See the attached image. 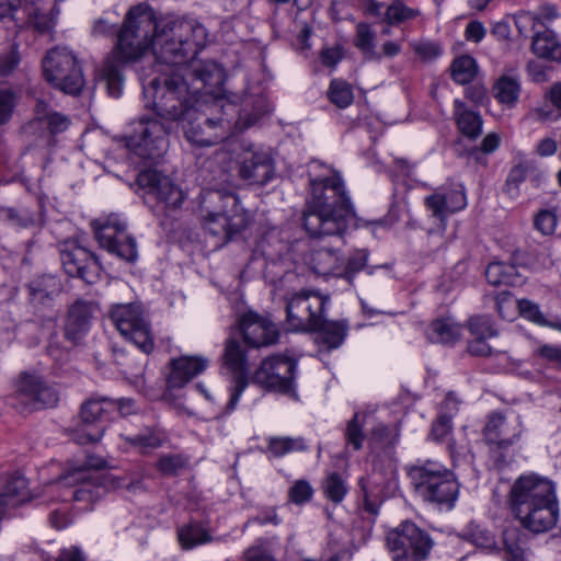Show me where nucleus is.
Listing matches in <instances>:
<instances>
[{"label":"nucleus","mask_w":561,"mask_h":561,"mask_svg":"<svg viewBox=\"0 0 561 561\" xmlns=\"http://www.w3.org/2000/svg\"><path fill=\"white\" fill-rule=\"evenodd\" d=\"M208 32L195 19L167 15L160 18L157 34L150 47L157 61V71H175L196 77L204 85H222L224 69L213 60H198L196 54L206 45Z\"/></svg>","instance_id":"1"},{"label":"nucleus","mask_w":561,"mask_h":561,"mask_svg":"<svg viewBox=\"0 0 561 561\" xmlns=\"http://www.w3.org/2000/svg\"><path fill=\"white\" fill-rule=\"evenodd\" d=\"M310 196L302 222L312 237L341 236L355 216L341 174L332 167L313 160L309 164Z\"/></svg>","instance_id":"2"},{"label":"nucleus","mask_w":561,"mask_h":561,"mask_svg":"<svg viewBox=\"0 0 561 561\" xmlns=\"http://www.w3.org/2000/svg\"><path fill=\"white\" fill-rule=\"evenodd\" d=\"M221 85H204L192 73L186 76L175 71L159 70V75L148 82L142 81L146 107H152L154 114L165 123L185 122L192 118L195 110L214 94Z\"/></svg>","instance_id":"3"},{"label":"nucleus","mask_w":561,"mask_h":561,"mask_svg":"<svg viewBox=\"0 0 561 561\" xmlns=\"http://www.w3.org/2000/svg\"><path fill=\"white\" fill-rule=\"evenodd\" d=\"M159 23L153 9L145 2L131 7L126 13L115 49L98 72L112 98H119L123 92V65L140 58L150 48Z\"/></svg>","instance_id":"4"},{"label":"nucleus","mask_w":561,"mask_h":561,"mask_svg":"<svg viewBox=\"0 0 561 561\" xmlns=\"http://www.w3.org/2000/svg\"><path fill=\"white\" fill-rule=\"evenodd\" d=\"M510 505L520 525L534 534L551 530L559 519L554 484L535 473L515 480L510 492Z\"/></svg>","instance_id":"5"},{"label":"nucleus","mask_w":561,"mask_h":561,"mask_svg":"<svg viewBox=\"0 0 561 561\" xmlns=\"http://www.w3.org/2000/svg\"><path fill=\"white\" fill-rule=\"evenodd\" d=\"M238 106L219 93L214 94L195 110L192 118H186L183 124L184 138L196 148H208L227 139L234 128H244L254 124L259 115H254L242 124L236 118Z\"/></svg>","instance_id":"6"},{"label":"nucleus","mask_w":561,"mask_h":561,"mask_svg":"<svg viewBox=\"0 0 561 561\" xmlns=\"http://www.w3.org/2000/svg\"><path fill=\"white\" fill-rule=\"evenodd\" d=\"M415 493L424 501L450 510L454 507L459 484L454 473L434 460L417 461L408 469Z\"/></svg>","instance_id":"7"},{"label":"nucleus","mask_w":561,"mask_h":561,"mask_svg":"<svg viewBox=\"0 0 561 561\" xmlns=\"http://www.w3.org/2000/svg\"><path fill=\"white\" fill-rule=\"evenodd\" d=\"M101 467V462H89L67 471L55 483L57 489L66 488L61 494L62 501L73 500L82 503L88 510L110 490L122 488L119 479L111 473L100 472L92 468Z\"/></svg>","instance_id":"8"},{"label":"nucleus","mask_w":561,"mask_h":561,"mask_svg":"<svg viewBox=\"0 0 561 561\" xmlns=\"http://www.w3.org/2000/svg\"><path fill=\"white\" fill-rule=\"evenodd\" d=\"M434 545L432 536L409 519L386 534V548L392 561H426Z\"/></svg>","instance_id":"9"},{"label":"nucleus","mask_w":561,"mask_h":561,"mask_svg":"<svg viewBox=\"0 0 561 561\" xmlns=\"http://www.w3.org/2000/svg\"><path fill=\"white\" fill-rule=\"evenodd\" d=\"M126 147L144 160L162 157L169 148V126L157 118L141 116L133 123L131 131L125 137Z\"/></svg>","instance_id":"10"},{"label":"nucleus","mask_w":561,"mask_h":561,"mask_svg":"<svg viewBox=\"0 0 561 561\" xmlns=\"http://www.w3.org/2000/svg\"><path fill=\"white\" fill-rule=\"evenodd\" d=\"M209 203H221L222 206L210 210L204 216L205 229L213 236L224 240L230 239L248 226V217L240 208L239 199L234 194L209 192L206 196Z\"/></svg>","instance_id":"11"},{"label":"nucleus","mask_w":561,"mask_h":561,"mask_svg":"<svg viewBox=\"0 0 561 561\" xmlns=\"http://www.w3.org/2000/svg\"><path fill=\"white\" fill-rule=\"evenodd\" d=\"M328 298L317 291L301 290L291 294L286 304V329L291 332L316 330L324 317Z\"/></svg>","instance_id":"12"},{"label":"nucleus","mask_w":561,"mask_h":561,"mask_svg":"<svg viewBox=\"0 0 561 561\" xmlns=\"http://www.w3.org/2000/svg\"><path fill=\"white\" fill-rule=\"evenodd\" d=\"M111 320L121 335L145 354L154 348L153 335L148 318L137 304H118L110 312Z\"/></svg>","instance_id":"13"},{"label":"nucleus","mask_w":561,"mask_h":561,"mask_svg":"<svg viewBox=\"0 0 561 561\" xmlns=\"http://www.w3.org/2000/svg\"><path fill=\"white\" fill-rule=\"evenodd\" d=\"M45 79L69 94H78L84 84L81 68L76 56L66 47L49 50L43 60Z\"/></svg>","instance_id":"14"},{"label":"nucleus","mask_w":561,"mask_h":561,"mask_svg":"<svg viewBox=\"0 0 561 561\" xmlns=\"http://www.w3.org/2000/svg\"><path fill=\"white\" fill-rule=\"evenodd\" d=\"M116 412L124 413V402L117 405L107 398L85 401L81 407L80 423L73 431V439L80 445L99 442L105 431L103 423Z\"/></svg>","instance_id":"15"},{"label":"nucleus","mask_w":561,"mask_h":561,"mask_svg":"<svg viewBox=\"0 0 561 561\" xmlns=\"http://www.w3.org/2000/svg\"><path fill=\"white\" fill-rule=\"evenodd\" d=\"M100 245L118 257L133 262L137 259L136 241L126 233V222L112 214L91 222Z\"/></svg>","instance_id":"16"},{"label":"nucleus","mask_w":561,"mask_h":561,"mask_svg":"<svg viewBox=\"0 0 561 561\" xmlns=\"http://www.w3.org/2000/svg\"><path fill=\"white\" fill-rule=\"evenodd\" d=\"M297 363L282 354L272 355L262 360L255 370L253 381L266 390L290 393L294 391V380Z\"/></svg>","instance_id":"17"},{"label":"nucleus","mask_w":561,"mask_h":561,"mask_svg":"<svg viewBox=\"0 0 561 561\" xmlns=\"http://www.w3.org/2000/svg\"><path fill=\"white\" fill-rule=\"evenodd\" d=\"M137 183L145 195L157 201L156 211L168 216L184 201L183 191L168 176L157 170H146L138 174Z\"/></svg>","instance_id":"18"},{"label":"nucleus","mask_w":561,"mask_h":561,"mask_svg":"<svg viewBox=\"0 0 561 561\" xmlns=\"http://www.w3.org/2000/svg\"><path fill=\"white\" fill-rule=\"evenodd\" d=\"M524 427L518 415L492 412L486 416L482 434L492 451L506 453L520 439Z\"/></svg>","instance_id":"19"},{"label":"nucleus","mask_w":561,"mask_h":561,"mask_svg":"<svg viewBox=\"0 0 561 561\" xmlns=\"http://www.w3.org/2000/svg\"><path fill=\"white\" fill-rule=\"evenodd\" d=\"M239 175L252 185L267 184L275 175L272 157L253 145H243L239 153Z\"/></svg>","instance_id":"20"},{"label":"nucleus","mask_w":561,"mask_h":561,"mask_svg":"<svg viewBox=\"0 0 561 561\" xmlns=\"http://www.w3.org/2000/svg\"><path fill=\"white\" fill-rule=\"evenodd\" d=\"M15 397L25 408L42 409L54 407L58 397L54 389L47 386L39 376L22 374L15 382Z\"/></svg>","instance_id":"21"},{"label":"nucleus","mask_w":561,"mask_h":561,"mask_svg":"<svg viewBox=\"0 0 561 561\" xmlns=\"http://www.w3.org/2000/svg\"><path fill=\"white\" fill-rule=\"evenodd\" d=\"M224 367L233 375V385L228 402V409L232 411L248 386V359L245 351L242 345L233 339L228 340L226 343Z\"/></svg>","instance_id":"22"},{"label":"nucleus","mask_w":561,"mask_h":561,"mask_svg":"<svg viewBox=\"0 0 561 561\" xmlns=\"http://www.w3.org/2000/svg\"><path fill=\"white\" fill-rule=\"evenodd\" d=\"M364 494L365 511L377 515L381 503L397 489V479L393 470L382 473L374 470L359 481Z\"/></svg>","instance_id":"23"},{"label":"nucleus","mask_w":561,"mask_h":561,"mask_svg":"<svg viewBox=\"0 0 561 561\" xmlns=\"http://www.w3.org/2000/svg\"><path fill=\"white\" fill-rule=\"evenodd\" d=\"M62 266L71 277H79L87 283H93L100 267L96 257L87 249L76 243H66L60 253Z\"/></svg>","instance_id":"24"},{"label":"nucleus","mask_w":561,"mask_h":561,"mask_svg":"<svg viewBox=\"0 0 561 561\" xmlns=\"http://www.w3.org/2000/svg\"><path fill=\"white\" fill-rule=\"evenodd\" d=\"M240 330L244 342L253 347L274 344L279 335L271 320L255 312H247L240 318Z\"/></svg>","instance_id":"25"},{"label":"nucleus","mask_w":561,"mask_h":561,"mask_svg":"<svg viewBox=\"0 0 561 561\" xmlns=\"http://www.w3.org/2000/svg\"><path fill=\"white\" fill-rule=\"evenodd\" d=\"M425 205L433 216L443 220L449 214L467 206V198L461 185L437 188L425 198Z\"/></svg>","instance_id":"26"},{"label":"nucleus","mask_w":561,"mask_h":561,"mask_svg":"<svg viewBox=\"0 0 561 561\" xmlns=\"http://www.w3.org/2000/svg\"><path fill=\"white\" fill-rule=\"evenodd\" d=\"M93 305L85 301L75 302L67 314L65 322V337L72 344H78L89 332Z\"/></svg>","instance_id":"27"},{"label":"nucleus","mask_w":561,"mask_h":561,"mask_svg":"<svg viewBox=\"0 0 561 561\" xmlns=\"http://www.w3.org/2000/svg\"><path fill=\"white\" fill-rule=\"evenodd\" d=\"M209 360L203 356H182L172 360V370L168 378L171 388H181L195 376L202 374Z\"/></svg>","instance_id":"28"},{"label":"nucleus","mask_w":561,"mask_h":561,"mask_svg":"<svg viewBox=\"0 0 561 561\" xmlns=\"http://www.w3.org/2000/svg\"><path fill=\"white\" fill-rule=\"evenodd\" d=\"M560 16L558 8L553 4H543L537 12L518 11L515 14V24L520 34H527L530 31H541L540 27H548Z\"/></svg>","instance_id":"29"},{"label":"nucleus","mask_w":561,"mask_h":561,"mask_svg":"<svg viewBox=\"0 0 561 561\" xmlns=\"http://www.w3.org/2000/svg\"><path fill=\"white\" fill-rule=\"evenodd\" d=\"M308 264L314 273L324 277H340L343 270L342 256L328 248L313 249L309 254Z\"/></svg>","instance_id":"30"},{"label":"nucleus","mask_w":561,"mask_h":561,"mask_svg":"<svg viewBox=\"0 0 561 561\" xmlns=\"http://www.w3.org/2000/svg\"><path fill=\"white\" fill-rule=\"evenodd\" d=\"M314 331L318 332L317 343L320 348L330 351L343 344L348 325L345 321H327L323 317L321 324Z\"/></svg>","instance_id":"31"},{"label":"nucleus","mask_w":561,"mask_h":561,"mask_svg":"<svg viewBox=\"0 0 561 561\" xmlns=\"http://www.w3.org/2000/svg\"><path fill=\"white\" fill-rule=\"evenodd\" d=\"M531 49L540 58L548 60H561V43L551 30L534 31Z\"/></svg>","instance_id":"32"},{"label":"nucleus","mask_w":561,"mask_h":561,"mask_svg":"<svg viewBox=\"0 0 561 561\" xmlns=\"http://www.w3.org/2000/svg\"><path fill=\"white\" fill-rule=\"evenodd\" d=\"M454 114L460 133L468 138H477L482 131L481 116L466 107L460 100L454 101Z\"/></svg>","instance_id":"33"},{"label":"nucleus","mask_w":561,"mask_h":561,"mask_svg":"<svg viewBox=\"0 0 561 561\" xmlns=\"http://www.w3.org/2000/svg\"><path fill=\"white\" fill-rule=\"evenodd\" d=\"M21 4L22 0H0V20L11 18L12 20L20 22L21 25L30 24L39 32H44L49 28L48 19L38 12H28L27 21H23V18L16 16Z\"/></svg>","instance_id":"34"},{"label":"nucleus","mask_w":561,"mask_h":561,"mask_svg":"<svg viewBox=\"0 0 561 561\" xmlns=\"http://www.w3.org/2000/svg\"><path fill=\"white\" fill-rule=\"evenodd\" d=\"M462 328L453 319L444 318L433 321L427 330L431 341L436 343L453 344L461 336Z\"/></svg>","instance_id":"35"},{"label":"nucleus","mask_w":561,"mask_h":561,"mask_svg":"<svg viewBox=\"0 0 561 561\" xmlns=\"http://www.w3.org/2000/svg\"><path fill=\"white\" fill-rule=\"evenodd\" d=\"M178 540L183 549L191 550L210 542L213 537L204 525L192 522L178 528Z\"/></svg>","instance_id":"36"},{"label":"nucleus","mask_w":561,"mask_h":561,"mask_svg":"<svg viewBox=\"0 0 561 561\" xmlns=\"http://www.w3.org/2000/svg\"><path fill=\"white\" fill-rule=\"evenodd\" d=\"M494 98L503 105L513 106L516 104L519 93V80L512 76H502L493 84Z\"/></svg>","instance_id":"37"},{"label":"nucleus","mask_w":561,"mask_h":561,"mask_svg":"<svg viewBox=\"0 0 561 561\" xmlns=\"http://www.w3.org/2000/svg\"><path fill=\"white\" fill-rule=\"evenodd\" d=\"M28 500L27 481L24 477H14L8 481L0 494V506L15 507Z\"/></svg>","instance_id":"38"},{"label":"nucleus","mask_w":561,"mask_h":561,"mask_svg":"<svg viewBox=\"0 0 561 561\" xmlns=\"http://www.w3.org/2000/svg\"><path fill=\"white\" fill-rule=\"evenodd\" d=\"M280 541L277 537L261 538L244 553L245 561H277Z\"/></svg>","instance_id":"39"},{"label":"nucleus","mask_w":561,"mask_h":561,"mask_svg":"<svg viewBox=\"0 0 561 561\" xmlns=\"http://www.w3.org/2000/svg\"><path fill=\"white\" fill-rule=\"evenodd\" d=\"M61 291V283L54 275H44L34 279L30 285L33 301L44 304Z\"/></svg>","instance_id":"40"},{"label":"nucleus","mask_w":561,"mask_h":561,"mask_svg":"<svg viewBox=\"0 0 561 561\" xmlns=\"http://www.w3.org/2000/svg\"><path fill=\"white\" fill-rule=\"evenodd\" d=\"M485 278L489 284L494 286L516 285L518 283L516 267L503 262H493L489 264L485 270Z\"/></svg>","instance_id":"41"},{"label":"nucleus","mask_w":561,"mask_h":561,"mask_svg":"<svg viewBox=\"0 0 561 561\" xmlns=\"http://www.w3.org/2000/svg\"><path fill=\"white\" fill-rule=\"evenodd\" d=\"M122 437L129 443L133 448L140 451L158 448L165 440L163 432L150 427H146L137 435H122Z\"/></svg>","instance_id":"42"},{"label":"nucleus","mask_w":561,"mask_h":561,"mask_svg":"<svg viewBox=\"0 0 561 561\" xmlns=\"http://www.w3.org/2000/svg\"><path fill=\"white\" fill-rule=\"evenodd\" d=\"M307 444L302 437H270L267 439V449L274 457H283L289 453L304 451Z\"/></svg>","instance_id":"43"},{"label":"nucleus","mask_w":561,"mask_h":561,"mask_svg":"<svg viewBox=\"0 0 561 561\" xmlns=\"http://www.w3.org/2000/svg\"><path fill=\"white\" fill-rule=\"evenodd\" d=\"M355 46L369 60H379L380 54L375 50V33L367 23H358L356 26Z\"/></svg>","instance_id":"44"},{"label":"nucleus","mask_w":561,"mask_h":561,"mask_svg":"<svg viewBox=\"0 0 561 561\" xmlns=\"http://www.w3.org/2000/svg\"><path fill=\"white\" fill-rule=\"evenodd\" d=\"M525 535L516 527L506 528L503 533V545L507 561L525 557Z\"/></svg>","instance_id":"45"},{"label":"nucleus","mask_w":561,"mask_h":561,"mask_svg":"<svg viewBox=\"0 0 561 561\" xmlns=\"http://www.w3.org/2000/svg\"><path fill=\"white\" fill-rule=\"evenodd\" d=\"M36 118L46 122L53 134L65 131L69 126V119L65 115L57 112L48 111L46 102L38 100L35 106Z\"/></svg>","instance_id":"46"},{"label":"nucleus","mask_w":561,"mask_h":561,"mask_svg":"<svg viewBox=\"0 0 561 561\" xmlns=\"http://www.w3.org/2000/svg\"><path fill=\"white\" fill-rule=\"evenodd\" d=\"M517 309L520 316L526 320L531 321L541 327H550L561 331V323L548 321L545 314L540 311V308L537 304L528 299H520L517 300Z\"/></svg>","instance_id":"47"},{"label":"nucleus","mask_w":561,"mask_h":561,"mask_svg":"<svg viewBox=\"0 0 561 561\" xmlns=\"http://www.w3.org/2000/svg\"><path fill=\"white\" fill-rule=\"evenodd\" d=\"M463 537L479 548L488 551L496 550L494 536L478 524L470 523L463 529Z\"/></svg>","instance_id":"48"},{"label":"nucleus","mask_w":561,"mask_h":561,"mask_svg":"<svg viewBox=\"0 0 561 561\" xmlns=\"http://www.w3.org/2000/svg\"><path fill=\"white\" fill-rule=\"evenodd\" d=\"M451 69L453 79L457 83L467 84L476 77L478 67L474 58L463 55L455 59Z\"/></svg>","instance_id":"49"},{"label":"nucleus","mask_w":561,"mask_h":561,"mask_svg":"<svg viewBox=\"0 0 561 561\" xmlns=\"http://www.w3.org/2000/svg\"><path fill=\"white\" fill-rule=\"evenodd\" d=\"M385 15L389 24H400L416 19L421 15V11L408 7L402 1L396 0L387 8Z\"/></svg>","instance_id":"50"},{"label":"nucleus","mask_w":561,"mask_h":561,"mask_svg":"<svg viewBox=\"0 0 561 561\" xmlns=\"http://www.w3.org/2000/svg\"><path fill=\"white\" fill-rule=\"evenodd\" d=\"M322 489L325 497L333 503L342 502L347 493L345 480L336 472L325 477Z\"/></svg>","instance_id":"51"},{"label":"nucleus","mask_w":561,"mask_h":561,"mask_svg":"<svg viewBox=\"0 0 561 561\" xmlns=\"http://www.w3.org/2000/svg\"><path fill=\"white\" fill-rule=\"evenodd\" d=\"M330 101L340 108L352 104L354 95L352 87L343 80H332L328 91Z\"/></svg>","instance_id":"52"},{"label":"nucleus","mask_w":561,"mask_h":561,"mask_svg":"<svg viewBox=\"0 0 561 561\" xmlns=\"http://www.w3.org/2000/svg\"><path fill=\"white\" fill-rule=\"evenodd\" d=\"M367 260L368 252L366 250L354 251L346 262L343 261L340 278H344L348 284H352L355 275L366 266Z\"/></svg>","instance_id":"53"},{"label":"nucleus","mask_w":561,"mask_h":561,"mask_svg":"<svg viewBox=\"0 0 561 561\" xmlns=\"http://www.w3.org/2000/svg\"><path fill=\"white\" fill-rule=\"evenodd\" d=\"M371 437L376 443L385 447L393 446L399 440L400 427L398 424L386 425L379 423L374 427Z\"/></svg>","instance_id":"54"},{"label":"nucleus","mask_w":561,"mask_h":561,"mask_svg":"<svg viewBox=\"0 0 561 561\" xmlns=\"http://www.w3.org/2000/svg\"><path fill=\"white\" fill-rule=\"evenodd\" d=\"M468 327L470 333L477 337H493L496 335V331L488 317H472L469 320Z\"/></svg>","instance_id":"55"},{"label":"nucleus","mask_w":561,"mask_h":561,"mask_svg":"<svg viewBox=\"0 0 561 561\" xmlns=\"http://www.w3.org/2000/svg\"><path fill=\"white\" fill-rule=\"evenodd\" d=\"M345 437L348 445H352L355 450H358L363 446L364 434L363 424L359 421V414L355 413L353 419L347 423L345 430Z\"/></svg>","instance_id":"56"},{"label":"nucleus","mask_w":561,"mask_h":561,"mask_svg":"<svg viewBox=\"0 0 561 561\" xmlns=\"http://www.w3.org/2000/svg\"><path fill=\"white\" fill-rule=\"evenodd\" d=\"M15 107V94L11 89L0 88V125L7 124Z\"/></svg>","instance_id":"57"},{"label":"nucleus","mask_w":561,"mask_h":561,"mask_svg":"<svg viewBox=\"0 0 561 561\" xmlns=\"http://www.w3.org/2000/svg\"><path fill=\"white\" fill-rule=\"evenodd\" d=\"M528 162H520L510 171V174L506 180V190L511 194H515L518 192V187L520 183H523L527 176L529 171Z\"/></svg>","instance_id":"58"},{"label":"nucleus","mask_w":561,"mask_h":561,"mask_svg":"<svg viewBox=\"0 0 561 561\" xmlns=\"http://www.w3.org/2000/svg\"><path fill=\"white\" fill-rule=\"evenodd\" d=\"M451 430V415L440 414L432 425L431 437L436 442H445L450 435Z\"/></svg>","instance_id":"59"},{"label":"nucleus","mask_w":561,"mask_h":561,"mask_svg":"<svg viewBox=\"0 0 561 561\" xmlns=\"http://www.w3.org/2000/svg\"><path fill=\"white\" fill-rule=\"evenodd\" d=\"M496 309L503 319L511 320L515 317L517 300L508 293H502L496 297Z\"/></svg>","instance_id":"60"},{"label":"nucleus","mask_w":561,"mask_h":561,"mask_svg":"<svg viewBox=\"0 0 561 561\" xmlns=\"http://www.w3.org/2000/svg\"><path fill=\"white\" fill-rule=\"evenodd\" d=\"M535 227L542 234H552L557 227V217L552 211L542 210L535 218Z\"/></svg>","instance_id":"61"},{"label":"nucleus","mask_w":561,"mask_h":561,"mask_svg":"<svg viewBox=\"0 0 561 561\" xmlns=\"http://www.w3.org/2000/svg\"><path fill=\"white\" fill-rule=\"evenodd\" d=\"M313 489L304 480L297 481L289 490V497L296 504H301L310 500Z\"/></svg>","instance_id":"62"},{"label":"nucleus","mask_w":561,"mask_h":561,"mask_svg":"<svg viewBox=\"0 0 561 561\" xmlns=\"http://www.w3.org/2000/svg\"><path fill=\"white\" fill-rule=\"evenodd\" d=\"M184 465L185 461L180 456H163L159 459L157 467L164 474H174Z\"/></svg>","instance_id":"63"},{"label":"nucleus","mask_w":561,"mask_h":561,"mask_svg":"<svg viewBox=\"0 0 561 561\" xmlns=\"http://www.w3.org/2000/svg\"><path fill=\"white\" fill-rule=\"evenodd\" d=\"M538 354L545 360L561 366V345L545 344L538 348Z\"/></svg>","instance_id":"64"}]
</instances>
